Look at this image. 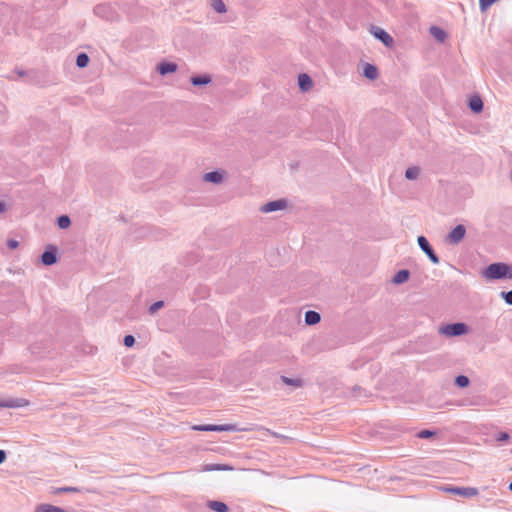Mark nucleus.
Here are the masks:
<instances>
[{"instance_id":"nucleus-30","label":"nucleus","mask_w":512,"mask_h":512,"mask_svg":"<svg viewBox=\"0 0 512 512\" xmlns=\"http://www.w3.org/2000/svg\"><path fill=\"white\" fill-rule=\"evenodd\" d=\"M435 434V431L424 429L417 433V437L421 439H429L432 438Z\"/></svg>"},{"instance_id":"nucleus-19","label":"nucleus","mask_w":512,"mask_h":512,"mask_svg":"<svg viewBox=\"0 0 512 512\" xmlns=\"http://www.w3.org/2000/svg\"><path fill=\"white\" fill-rule=\"evenodd\" d=\"M208 507L215 512H228L229 508L226 503L221 501H209Z\"/></svg>"},{"instance_id":"nucleus-10","label":"nucleus","mask_w":512,"mask_h":512,"mask_svg":"<svg viewBox=\"0 0 512 512\" xmlns=\"http://www.w3.org/2000/svg\"><path fill=\"white\" fill-rule=\"evenodd\" d=\"M94 13L99 16V17H102L106 20H112L113 17L111 15V9L108 5H105V4H100V5H97L95 8H94Z\"/></svg>"},{"instance_id":"nucleus-34","label":"nucleus","mask_w":512,"mask_h":512,"mask_svg":"<svg viewBox=\"0 0 512 512\" xmlns=\"http://www.w3.org/2000/svg\"><path fill=\"white\" fill-rule=\"evenodd\" d=\"M135 343V338L133 335H126L123 339V344L126 347H132Z\"/></svg>"},{"instance_id":"nucleus-9","label":"nucleus","mask_w":512,"mask_h":512,"mask_svg":"<svg viewBox=\"0 0 512 512\" xmlns=\"http://www.w3.org/2000/svg\"><path fill=\"white\" fill-rule=\"evenodd\" d=\"M157 70L162 76H165L167 74L175 72L177 70V64H175L174 62L163 61L158 64Z\"/></svg>"},{"instance_id":"nucleus-14","label":"nucleus","mask_w":512,"mask_h":512,"mask_svg":"<svg viewBox=\"0 0 512 512\" xmlns=\"http://www.w3.org/2000/svg\"><path fill=\"white\" fill-rule=\"evenodd\" d=\"M363 75L369 80H375L378 77V69L375 65L366 63L363 69Z\"/></svg>"},{"instance_id":"nucleus-7","label":"nucleus","mask_w":512,"mask_h":512,"mask_svg":"<svg viewBox=\"0 0 512 512\" xmlns=\"http://www.w3.org/2000/svg\"><path fill=\"white\" fill-rule=\"evenodd\" d=\"M445 492L460 495L465 498H471L478 495V489L474 487H454L449 486L444 488Z\"/></svg>"},{"instance_id":"nucleus-41","label":"nucleus","mask_w":512,"mask_h":512,"mask_svg":"<svg viewBox=\"0 0 512 512\" xmlns=\"http://www.w3.org/2000/svg\"><path fill=\"white\" fill-rule=\"evenodd\" d=\"M509 490L512 491V481L509 484Z\"/></svg>"},{"instance_id":"nucleus-11","label":"nucleus","mask_w":512,"mask_h":512,"mask_svg":"<svg viewBox=\"0 0 512 512\" xmlns=\"http://www.w3.org/2000/svg\"><path fill=\"white\" fill-rule=\"evenodd\" d=\"M27 401L21 398L9 399L0 402V407L5 408H19L27 405Z\"/></svg>"},{"instance_id":"nucleus-18","label":"nucleus","mask_w":512,"mask_h":512,"mask_svg":"<svg viewBox=\"0 0 512 512\" xmlns=\"http://www.w3.org/2000/svg\"><path fill=\"white\" fill-rule=\"evenodd\" d=\"M321 320V316L318 312L313 310H308L305 313V323L307 325H315L318 324Z\"/></svg>"},{"instance_id":"nucleus-24","label":"nucleus","mask_w":512,"mask_h":512,"mask_svg":"<svg viewBox=\"0 0 512 512\" xmlns=\"http://www.w3.org/2000/svg\"><path fill=\"white\" fill-rule=\"evenodd\" d=\"M57 225L60 229H67L71 225V219L68 215H61L57 218Z\"/></svg>"},{"instance_id":"nucleus-43","label":"nucleus","mask_w":512,"mask_h":512,"mask_svg":"<svg viewBox=\"0 0 512 512\" xmlns=\"http://www.w3.org/2000/svg\"><path fill=\"white\" fill-rule=\"evenodd\" d=\"M511 180H512V172H511Z\"/></svg>"},{"instance_id":"nucleus-42","label":"nucleus","mask_w":512,"mask_h":512,"mask_svg":"<svg viewBox=\"0 0 512 512\" xmlns=\"http://www.w3.org/2000/svg\"><path fill=\"white\" fill-rule=\"evenodd\" d=\"M18 74H19L20 76H23V75H24V72H23V71H19V72H18Z\"/></svg>"},{"instance_id":"nucleus-4","label":"nucleus","mask_w":512,"mask_h":512,"mask_svg":"<svg viewBox=\"0 0 512 512\" xmlns=\"http://www.w3.org/2000/svg\"><path fill=\"white\" fill-rule=\"evenodd\" d=\"M370 33L379 41H381L386 47L390 48L394 45L393 37L386 32L384 29L372 25L370 28Z\"/></svg>"},{"instance_id":"nucleus-28","label":"nucleus","mask_w":512,"mask_h":512,"mask_svg":"<svg viewBox=\"0 0 512 512\" xmlns=\"http://www.w3.org/2000/svg\"><path fill=\"white\" fill-rule=\"evenodd\" d=\"M281 379L286 385H289V386L300 387L302 385L301 379H297V378L294 379V378H289L286 376H282Z\"/></svg>"},{"instance_id":"nucleus-16","label":"nucleus","mask_w":512,"mask_h":512,"mask_svg":"<svg viewBox=\"0 0 512 512\" xmlns=\"http://www.w3.org/2000/svg\"><path fill=\"white\" fill-rule=\"evenodd\" d=\"M204 180L210 183L219 184L223 180V174L219 171H211L204 174Z\"/></svg>"},{"instance_id":"nucleus-20","label":"nucleus","mask_w":512,"mask_h":512,"mask_svg":"<svg viewBox=\"0 0 512 512\" xmlns=\"http://www.w3.org/2000/svg\"><path fill=\"white\" fill-rule=\"evenodd\" d=\"M233 468L226 464H206L203 466V471H227L232 470Z\"/></svg>"},{"instance_id":"nucleus-35","label":"nucleus","mask_w":512,"mask_h":512,"mask_svg":"<svg viewBox=\"0 0 512 512\" xmlns=\"http://www.w3.org/2000/svg\"><path fill=\"white\" fill-rule=\"evenodd\" d=\"M79 491H80L79 488H77V487H70V486L61 487V488L58 489V492H60V493H70V492L75 493V492H79Z\"/></svg>"},{"instance_id":"nucleus-15","label":"nucleus","mask_w":512,"mask_h":512,"mask_svg":"<svg viewBox=\"0 0 512 512\" xmlns=\"http://www.w3.org/2000/svg\"><path fill=\"white\" fill-rule=\"evenodd\" d=\"M483 101L479 96H473L469 100V108L475 113H480L483 110Z\"/></svg>"},{"instance_id":"nucleus-39","label":"nucleus","mask_w":512,"mask_h":512,"mask_svg":"<svg viewBox=\"0 0 512 512\" xmlns=\"http://www.w3.org/2000/svg\"><path fill=\"white\" fill-rule=\"evenodd\" d=\"M5 210V204L0 201V213L4 212Z\"/></svg>"},{"instance_id":"nucleus-3","label":"nucleus","mask_w":512,"mask_h":512,"mask_svg":"<svg viewBox=\"0 0 512 512\" xmlns=\"http://www.w3.org/2000/svg\"><path fill=\"white\" fill-rule=\"evenodd\" d=\"M417 243L420 249L427 255L433 264H438L440 262L438 255L434 252L432 246L425 236H418Z\"/></svg>"},{"instance_id":"nucleus-13","label":"nucleus","mask_w":512,"mask_h":512,"mask_svg":"<svg viewBox=\"0 0 512 512\" xmlns=\"http://www.w3.org/2000/svg\"><path fill=\"white\" fill-rule=\"evenodd\" d=\"M312 84V79L308 74L303 73L298 76V85L302 91H308Z\"/></svg>"},{"instance_id":"nucleus-31","label":"nucleus","mask_w":512,"mask_h":512,"mask_svg":"<svg viewBox=\"0 0 512 512\" xmlns=\"http://www.w3.org/2000/svg\"><path fill=\"white\" fill-rule=\"evenodd\" d=\"M500 296L506 302V304L512 306V290H510V291H502L500 293Z\"/></svg>"},{"instance_id":"nucleus-27","label":"nucleus","mask_w":512,"mask_h":512,"mask_svg":"<svg viewBox=\"0 0 512 512\" xmlns=\"http://www.w3.org/2000/svg\"><path fill=\"white\" fill-rule=\"evenodd\" d=\"M470 380L465 375H458L455 378V385H457L459 388H465L469 385Z\"/></svg>"},{"instance_id":"nucleus-26","label":"nucleus","mask_w":512,"mask_h":512,"mask_svg":"<svg viewBox=\"0 0 512 512\" xmlns=\"http://www.w3.org/2000/svg\"><path fill=\"white\" fill-rule=\"evenodd\" d=\"M211 6L217 13L226 12V5L222 0H212Z\"/></svg>"},{"instance_id":"nucleus-25","label":"nucleus","mask_w":512,"mask_h":512,"mask_svg":"<svg viewBox=\"0 0 512 512\" xmlns=\"http://www.w3.org/2000/svg\"><path fill=\"white\" fill-rule=\"evenodd\" d=\"M419 173H420V169L418 167H416V166L409 167L405 171V177L408 180H415L419 176Z\"/></svg>"},{"instance_id":"nucleus-29","label":"nucleus","mask_w":512,"mask_h":512,"mask_svg":"<svg viewBox=\"0 0 512 512\" xmlns=\"http://www.w3.org/2000/svg\"><path fill=\"white\" fill-rule=\"evenodd\" d=\"M236 425L233 424H225V425H215L214 431L222 432V431H238Z\"/></svg>"},{"instance_id":"nucleus-12","label":"nucleus","mask_w":512,"mask_h":512,"mask_svg":"<svg viewBox=\"0 0 512 512\" xmlns=\"http://www.w3.org/2000/svg\"><path fill=\"white\" fill-rule=\"evenodd\" d=\"M410 272L407 269L399 270L392 278V282L396 285L403 284L408 281Z\"/></svg>"},{"instance_id":"nucleus-5","label":"nucleus","mask_w":512,"mask_h":512,"mask_svg":"<svg viewBox=\"0 0 512 512\" xmlns=\"http://www.w3.org/2000/svg\"><path fill=\"white\" fill-rule=\"evenodd\" d=\"M58 260V249L56 246L50 244L47 245L44 252L41 255V262L45 266H51Z\"/></svg>"},{"instance_id":"nucleus-32","label":"nucleus","mask_w":512,"mask_h":512,"mask_svg":"<svg viewBox=\"0 0 512 512\" xmlns=\"http://www.w3.org/2000/svg\"><path fill=\"white\" fill-rule=\"evenodd\" d=\"M164 306V302L162 300H159V301H156L154 302L150 307H149V312L151 314H154L155 312H157L159 309H161L162 307Z\"/></svg>"},{"instance_id":"nucleus-17","label":"nucleus","mask_w":512,"mask_h":512,"mask_svg":"<svg viewBox=\"0 0 512 512\" xmlns=\"http://www.w3.org/2000/svg\"><path fill=\"white\" fill-rule=\"evenodd\" d=\"M190 81L194 86H203L209 84L212 81V79L209 75L203 74L192 76Z\"/></svg>"},{"instance_id":"nucleus-1","label":"nucleus","mask_w":512,"mask_h":512,"mask_svg":"<svg viewBox=\"0 0 512 512\" xmlns=\"http://www.w3.org/2000/svg\"><path fill=\"white\" fill-rule=\"evenodd\" d=\"M487 280L512 279V265L497 262L488 265L482 272Z\"/></svg>"},{"instance_id":"nucleus-23","label":"nucleus","mask_w":512,"mask_h":512,"mask_svg":"<svg viewBox=\"0 0 512 512\" xmlns=\"http://www.w3.org/2000/svg\"><path fill=\"white\" fill-rule=\"evenodd\" d=\"M89 63V56L82 52V53H79L76 57V65L77 67L79 68H85Z\"/></svg>"},{"instance_id":"nucleus-36","label":"nucleus","mask_w":512,"mask_h":512,"mask_svg":"<svg viewBox=\"0 0 512 512\" xmlns=\"http://www.w3.org/2000/svg\"><path fill=\"white\" fill-rule=\"evenodd\" d=\"M510 436L507 432H500L497 437H496V440L499 441V442H503V441H507L509 440Z\"/></svg>"},{"instance_id":"nucleus-21","label":"nucleus","mask_w":512,"mask_h":512,"mask_svg":"<svg viewBox=\"0 0 512 512\" xmlns=\"http://www.w3.org/2000/svg\"><path fill=\"white\" fill-rule=\"evenodd\" d=\"M35 512H66L63 508L50 504H40L36 507Z\"/></svg>"},{"instance_id":"nucleus-2","label":"nucleus","mask_w":512,"mask_h":512,"mask_svg":"<svg viewBox=\"0 0 512 512\" xmlns=\"http://www.w3.org/2000/svg\"><path fill=\"white\" fill-rule=\"evenodd\" d=\"M438 331L441 335L446 337H457L467 334L469 327L463 322H456L442 325L439 327Z\"/></svg>"},{"instance_id":"nucleus-40","label":"nucleus","mask_w":512,"mask_h":512,"mask_svg":"<svg viewBox=\"0 0 512 512\" xmlns=\"http://www.w3.org/2000/svg\"><path fill=\"white\" fill-rule=\"evenodd\" d=\"M360 390H361L360 387H358V386L354 387V392H357V391H360Z\"/></svg>"},{"instance_id":"nucleus-38","label":"nucleus","mask_w":512,"mask_h":512,"mask_svg":"<svg viewBox=\"0 0 512 512\" xmlns=\"http://www.w3.org/2000/svg\"><path fill=\"white\" fill-rule=\"evenodd\" d=\"M7 458V454L4 450L0 449V464H2Z\"/></svg>"},{"instance_id":"nucleus-6","label":"nucleus","mask_w":512,"mask_h":512,"mask_svg":"<svg viewBox=\"0 0 512 512\" xmlns=\"http://www.w3.org/2000/svg\"><path fill=\"white\" fill-rule=\"evenodd\" d=\"M465 234H466L465 226L462 225V224H459V225L455 226L449 232V234L446 237V241L449 244L457 245L458 243H460L462 241V239L464 238Z\"/></svg>"},{"instance_id":"nucleus-33","label":"nucleus","mask_w":512,"mask_h":512,"mask_svg":"<svg viewBox=\"0 0 512 512\" xmlns=\"http://www.w3.org/2000/svg\"><path fill=\"white\" fill-rule=\"evenodd\" d=\"M215 424L196 425L193 427L197 431H214Z\"/></svg>"},{"instance_id":"nucleus-22","label":"nucleus","mask_w":512,"mask_h":512,"mask_svg":"<svg viewBox=\"0 0 512 512\" xmlns=\"http://www.w3.org/2000/svg\"><path fill=\"white\" fill-rule=\"evenodd\" d=\"M430 33L436 40L440 42H443L447 36L446 32L442 28L437 26H432L430 28Z\"/></svg>"},{"instance_id":"nucleus-37","label":"nucleus","mask_w":512,"mask_h":512,"mask_svg":"<svg viewBox=\"0 0 512 512\" xmlns=\"http://www.w3.org/2000/svg\"><path fill=\"white\" fill-rule=\"evenodd\" d=\"M19 245V242L17 240H14V239H10L8 240L7 242V246L10 248V249H15L17 248Z\"/></svg>"},{"instance_id":"nucleus-8","label":"nucleus","mask_w":512,"mask_h":512,"mask_svg":"<svg viewBox=\"0 0 512 512\" xmlns=\"http://www.w3.org/2000/svg\"><path fill=\"white\" fill-rule=\"evenodd\" d=\"M287 207V201L285 199H277L274 201L267 202L262 205L260 211L263 213H271L278 210H283Z\"/></svg>"}]
</instances>
